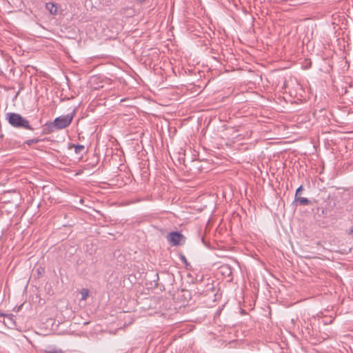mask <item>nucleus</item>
<instances>
[{"mask_svg":"<svg viewBox=\"0 0 353 353\" xmlns=\"http://www.w3.org/2000/svg\"><path fill=\"white\" fill-rule=\"evenodd\" d=\"M6 120L14 128L26 129L31 131L34 130V128L30 124V121L18 113H6Z\"/></svg>","mask_w":353,"mask_h":353,"instance_id":"f257e3e1","label":"nucleus"},{"mask_svg":"<svg viewBox=\"0 0 353 353\" xmlns=\"http://www.w3.org/2000/svg\"><path fill=\"white\" fill-rule=\"evenodd\" d=\"M222 259H224L222 261V280L225 279L227 282H231L232 281V265L228 263V261L233 264L236 263V261L225 255H222Z\"/></svg>","mask_w":353,"mask_h":353,"instance_id":"f03ea898","label":"nucleus"},{"mask_svg":"<svg viewBox=\"0 0 353 353\" xmlns=\"http://www.w3.org/2000/svg\"><path fill=\"white\" fill-rule=\"evenodd\" d=\"M73 119L72 114H67L57 117L50 125V128H54L56 130H61L70 125Z\"/></svg>","mask_w":353,"mask_h":353,"instance_id":"7ed1b4c3","label":"nucleus"},{"mask_svg":"<svg viewBox=\"0 0 353 353\" xmlns=\"http://www.w3.org/2000/svg\"><path fill=\"white\" fill-rule=\"evenodd\" d=\"M168 241L171 245L177 246L185 243V237L179 232H172L168 234Z\"/></svg>","mask_w":353,"mask_h":353,"instance_id":"20e7f679","label":"nucleus"},{"mask_svg":"<svg viewBox=\"0 0 353 353\" xmlns=\"http://www.w3.org/2000/svg\"><path fill=\"white\" fill-rule=\"evenodd\" d=\"M46 8L49 11L51 14H56L57 9L56 5L52 2H48L46 4Z\"/></svg>","mask_w":353,"mask_h":353,"instance_id":"39448f33","label":"nucleus"},{"mask_svg":"<svg viewBox=\"0 0 353 353\" xmlns=\"http://www.w3.org/2000/svg\"><path fill=\"white\" fill-rule=\"evenodd\" d=\"M74 148V152L76 154H81L84 150H85V147L83 145H75V144H71L70 146H69V148L71 149V148Z\"/></svg>","mask_w":353,"mask_h":353,"instance_id":"423d86ee","label":"nucleus"},{"mask_svg":"<svg viewBox=\"0 0 353 353\" xmlns=\"http://www.w3.org/2000/svg\"><path fill=\"white\" fill-rule=\"evenodd\" d=\"M45 140H48V138H43V139L33 138L31 139L26 140L24 142V144H26L28 146H31L32 144L37 143L40 141H44Z\"/></svg>","mask_w":353,"mask_h":353,"instance_id":"0eeeda50","label":"nucleus"},{"mask_svg":"<svg viewBox=\"0 0 353 353\" xmlns=\"http://www.w3.org/2000/svg\"><path fill=\"white\" fill-rule=\"evenodd\" d=\"M234 90V88L232 85H230L227 87L226 90H225V92L223 95L222 96V99L225 97H228L231 94H232Z\"/></svg>","mask_w":353,"mask_h":353,"instance_id":"6e6552de","label":"nucleus"},{"mask_svg":"<svg viewBox=\"0 0 353 353\" xmlns=\"http://www.w3.org/2000/svg\"><path fill=\"white\" fill-rule=\"evenodd\" d=\"M296 202L299 203L301 205H308L311 203V201L305 197L296 199Z\"/></svg>","mask_w":353,"mask_h":353,"instance_id":"1a4fd4ad","label":"nucleus"},{"mask_svg":"<svg viewBox=\"0 0 353 353\" xmlns=\"http://www.w3.org/2000/svg\"><path fill=\"white\" fill-rule=\"evenodd\" d=\"M81 294L82 295L81 299L82 300H85L88 298V296L89 291L87 289H83L81 290Z\"/></svg>","mask_w":353,"mask_h":353,"instance_id":"9d476101","label":"nucleus"},{"mask_svg":"<svg viewBox=\"0 0 353 353\" xmlns=\"http://www.w3.org/2000/svg\"><path fill=\"white\" fill-rule=\"evenodd\" d=\"M180 259L185 264L186 266L189 265V263H188V261L184 255L181 254L180 256Z\"/></svg>","mask_w":353,"mask_h":353,"instance_id":"9b49d317","label":"nucleus"},{"mask_svg":"<svg viewBox=\"0 0 353 353\" xmlns=\"http://www.w3.org/2000/svg\"><path fill=\"white\" fill-rule=\"evenodd\" d=\"M303 190V185H300L296 190V194H299Z\"/></svg>","mask_w":353,"mask_h":353,"instance_id":"f8f14e48","label":"nucleus"},{"mask_svg":"<svg viewBox=\"0 0 353 353\" xmlns=\"http://www.w3.org/2000/svg\"><path fill=\"white\" fill-rule=\"evenodd\" d=\"M48 353H63V352L61 350H50V351H48Z\"/></svg>","mask_w":353,"mask_h":353,"instance_id":"ddd939ff","label":"nucleus"},{"mask_svg":"<svg viewBox=\"0 0 353 353\" xmlns=\"http://www.w3.org/2000/svg\"><path fill=\"white\" fill-rule=\"evenodd\" d=\"M349 234H353V225L350 228Z\"/></svg>","mask_w":353,"mask_h":353,"instance_id":"4468645a","label":"nucleus"},{"mask_svg":"<svg viewBox=\"0 0 353 353\" xmlns=\"http://www.w3.org/2000/svg\"><path fill=\"white\" fill-rule=\"evenodd\" d=\"M301 196H299V194H295V201H296V199L301 198Z\"/></svg>","mask_w":353,"mask_h":353,"instance_id":"2eb2a0df","label":"nucleus"},{"mask_svg":"<svg viewBox=\"0 0 353 353\" xmlns=\"http://www.w3.org/2000/svg\"><path fill=\"white\" fill-rule=\"evenodd\" d=\"M145 0H137V2L141 3H143V1H145Z\"/></svg>","mask_w":353,"mask_h":353,"instance_id":"dca6fc26","label":"nucleus"},{"mask_svg":"<svg viewBox=\"0 0 353 353\" xmlns=\"http://www.w3.org/2000/svg\"><path fill=\"white\" fill-rule=\"evenodd\" d=\"M3 316H4V314H3V313L0 312V317H3Z\"/></svg>","mask_w":353,"mask_h":353,"instance_id":"f3484780","label":"nucleus"}]
</instances>
